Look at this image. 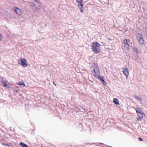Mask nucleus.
<instances>
[{"label": "nucleus", "instance_id": "f257e3e1", "mask_svg": "<svg viewBox=\"0 0 147 147\" xmlns=\"http://www.w3.org/2000/svg\"><path fill=\"white\" fill-rule=\"evenodd\" d=\"M100 45L97 42H94L92 43L91 49L93 52L95 54L99 53L100 51Z\"/></svg>", "mask_w": 147, "mask_h": 147}, {"label": "nucleus", "instance_id": "f03ea898", "mask_svg": "<svg viewBox=\"0 0 147 147\" xmlns=\"http://www.w3.org/2000/svg\"><path fill=\"white\" fill-rule=\"evenodd\" d=\"M92 66L94 67V76L97 78L100 75L99 70L98 67L97 65L94 63H93L92 64Z\"/></svg>", "mask_w": 147, "mask_h": 147}, {"label": "nucleus", "instance_id": "7ed1b4c3", "mask_svg": "<svg viewBox=\"0 0 147 147\" xmlns=\"http://www.w3.org/2000/svg\"><path fill=\"white\" fill-rule=\"evenodd\" d=\"M18 63L24 67H26L28 65L26 60L25 59H21L20 60H19L18 61Z\"/></svg>", "mask_w": 147, "mask_h": 147}, {"label": "nucleus", "instance_id": "20e7f679", "mask_svg": "<svg viewBox=\"0 0 147 147\" xmlns=\"http://www.w3.org/2000/svg\"><path fill=\"white\" fill-rule=\"evenodd\" d=\"M123 42L124 44V47L127 49H128L129 47L130 40L129 39H125L123 40Z\"/></svg>", "mask_w": 147, "mask_h": 147}, {"label": "nucleus", "instance_id": "39448f33", "mask_svg": "<svg viewBox=\"0 0 147 147\" xmlns=\"http://www.w3.org/2000/svg\"><path fill=\"white\" fill-rule=\"evenodd\" d=\"M14 9L15 10V12L17 14L20 16L22 14V10L17 7H14Z\"/></svg>", "mask_w": 147, "mask_h": 147}, {"label": "nucleus", "instance_id": "423d86ee", "mask_svg": "<svg viewBox=\"0 0 147 147\" xmlns=\"http://www.w3.org/2000/svg\"><path fill=\"white\" fill-rule=\"evenodd\" d=\"M138 116V117L137 118V119L138 121H141L144 115H145V114L142 112V113H141L137 114Z\"/></svg>", "mask_w": 147, "mask_h": 147}, {"label": "nucleus", "instance_id": "0eeeda50", "mask_svg": "<svg viewBox=\"0 0 147 147\" xmlns=\"http://www.w3.org/2000/svg\"><path fill=\"white\" fill-rule=\"evenodd\" d=\"M124 75H125L127 78L129 75V72L127 68H124L122 69Z\"/></svg>", "mask_w": 147, "mask_h": 147}, {"label": "nucleus", "instance_id": "6e6552de", "mask_svg": "<svg viewBox=\"0 0 147 147\" xmlns=\"http://www.w3.org/2000/svg\"><path fill=\"white\" fill-rule=\"evenodd\" d=\"M98 78L99 80L101 82L102 84L104 85H105L106 84V82L105 81V80L104 79V77L102 76H100V75L98 76Z\"/></svg>", "mask_w": 147, "mask_h": 147}, {"label": "nucleus", "instance_id": "1a4fd4ad", "mask_svg": "<svg viewBox=\"0 0 147 147\" xmlns=\"http://www.w3.org/2000/svg\"><path fill=\"white\" fill-rule=\"evenodd\" d=\"M135 110L137 113V114L141 113L143 112V111L139 107H137L135 108Z\"/></svg>", "mask_w": 147, "mask_h": 147}, {"label": "nucleus", "instance_id": "9d476101", "mask_svg": "<svg viewBox=\"0 0 147 147\" xmlns=\"http://www.w3.org/2000/svg\"><path fill=\"white\" fill-rule=\"evenodd\" d=\"M76 1L78 3V6H83V0H76Z\"/></svg>", "mask_w": 147, "mask_h": 147}, {"label": "nucleus", "instance_id": "9b49d317", "mask_svg": "<svg viewBox=\"0 0 147 147\" xmlns=\"http://www.w3.org/2000/svg\"><path fill=\"white\" fill-rule=\"evenodd\" d=\"M138 40L139 44L140 45H142L144 44V41L143 37L140 38V39Z\"/></svg>", "mask_w": 147, "mask_h": 147}, {"label": "nucleus", "instance_id": "f8f14e48", "mask_svg": "<svg viewBox=\"0 0 147 147\" xmlns=\"http://www.w3.org/2000/svg\"><path fill=\"white\" fill-rule=\"evenodd\" d=\"M133 97L134 98L140 101H141L142 100V98L140 96H137L135 95Z\"/></svg>", "mask_w": 147, "mask_h": 147}, {"label": "nucleus", "instance_id": "ddd939ff", "mask_svg": "<svg viewBox=\"0 0 147 147\" xmlns=\"http://www.w3.org/2000/svg\"><path fill=\"white\" fill-rule=\"evenodd\" d=\"M113 101L116 105H119V102L118 100L116 98H114L113 99Z\"/></svg>", "mask_w": 147, "mask_h": 147}, {"label": "nucleus", "instance_id": "4468645a", "mask_svg": "<svg viewBox=\"0 0 147 147\" xmlns=\"http://www.w3.org/2000/svg\"><path fill=\"white\" fill-rule=\"evenodd\" d=\"M136 35L138 40L140 39V38L143 37L142 34L140 33H136Z\"/></svg>", "mask_w": 147, "mask_h": 147}, {"label": "nucleus", "instance_id": "2eb2a0df", "mask_svg": "<svg viewBox=\"0 0 147 147\" xmlns=\"http://www.w3.org/2000/svg\"><path fill=\"white\" fill-rule=\"evenodd\" d=\"M2 84L3 86L4 87H6L7 88H9V87L7 85V84L5 82L2 81Z\"/></svg>", "mask_w": 147, "mask_h": 147}, {"label": "nucleus", "instance_id": "dca6fc26", "mask_svg": "<svg viewBox=\"0 0 147 147\" xmlns=\"http://www.w3.org/2000/svg\"><path fill=\"white\" fill-rule=\"evenodd\" d=\"M20 144L23 147H27L28 146L26 144L23 143L22 142H21L20 143Z\"/></svg>", "mask_w": 147, "mask_h": 147}, {"label": "nucleus", "instance_id": "f3484780", "mask_svg": "<svg viewBox=\"0 0 147 147\" xmlns=\"http://www.w3.org/2000/svg\"><path fill=\"white\" fill-rule=\"evenodd\" d=\"M17 84L20 85V86H23V87H24L25 86V85L23 82H19L18 84Z\"/></svg>", "mask_w": 147, "mask_h": 147}, {"label": "nucleus", "instance_id": "a211bd4d", "mask_svg": "<svg viewBox=\"0 0 147 147\" xmlns=\"http://www.w3.org/2000/svg\"><path fill=\"white\" fill-rule=\"evenodd\" d=\"M133 49L136 53H138V51L136 47H133Z\"/></svg>", "mask_w": 147, "mask_h": 147}, {"label": "nucleus", "instance_id": "6ab92c4d", "mask_svg": "<svg viewBox=\"0 0 147 147\" xmlns=\"http://www.w3.org/2000/svg\"><path fill=\"white\" fill-rule=\"evenodd\" d=\"M30 5L32 7H34L35 6V5L34 3L33 2H30L29 3Z\"/></svg>", "mask_w": 147, "mask_h": 147}, {"label": "nucleus", "instance_id": "aec40b11", "mask_svg": "<svg viewBox=\"0 0 147 147\" xmlns=\"http://www.w3.org/2000/svg\"><path fill=\"white\" fill-rule=\"evenodd\" d=\"M81 6V7H80V10L81 12L82 13H83L84 11V9L83 7V6Z\"/></svg>", "mask_w": 147, "mask_h": 147}, {"label": "nucleus", "instance_id": "412c9836", "mask_svg": "<svg viewBox=\"0 0 147 147\" xmlns=\"http://www.w3.org/2000/svg\"><path fill=\"white\" fill-rule=\"evenodd\" d=\"M2 144L3 145H4V146H8L9 147H10V146L8 144H5V143H3Z\"/></svg>", "mask_w": 147, "mask_h": 147}, {"label": "nucleus", "instance_id": "4be33fe9", "mask_svg": "<svg viewBox=\"0 0 147 147\" xmlns=\"http://www.w3.org/2000/svg\"><path fill=\"white\" fill-rule=\"evenodd\" d=\"M138 140L140 141H143V139L142 138H141L140 137H139L138 138Z\"/></svg>", "mask_w": 147, "mask_h": 147}, {"label": "nucleus", "instance_id": "5701e85b", "mask_svg": "<svg viewBox=\"0 0 147 147\" xmlns=\"http://www.w3.org/2000/svg\"><path fill=\"white\" fill-rule=\"evenodd\" d=\"M3 36L1 34H0V40H1L2 39Z\"/></svg>", "mask_w": 147, "mask_h": 147}, {"label": "nucleus", "instance_id": "b1692460", "mask_svg": "<svg viewBox=\"0 0 147 147\" xmlns=\"http://www.w3.org/2000/svg\"><path fill=\"white\" fill-rule=\"evenodd\" d=\"M100 144H102V145H106L102 143H100ZM106 146H108V147H112V146H108V145H106Z\"/></svg>", "mask_w": 147, "mask_h": 147}, {"label": "nucleus", "instance_id": "393cba45", "mask_svg": "<svg viewBox=\"0 0 147 147\" xmlns=\"http://www.w3.org/2000/svg\"><path fill=\"white\" fill-rule=\"evenodd\" d=\"M16 92L17 93H18L19 90L18 89H15Z\"/></svg>", "mask_w": 147, "mask_h": 147}, {"label": "nucleus", "instance_id": "a878e982", "mask_svg": "<svg viewBox=\"0 0 147 147\" xmlns=\"http://www.w3.org/2000/svg\"><path fill=\"white\" fill-rule=\"evenodd\" d=\"M145 29L147 31V26L145 27Z\"/></svg>", "mask_w": 147, "mask_h": 147}, {"label": "nucleus", "instance_id": "bb28decb", "mask_svg": "<svg viewBox=\"0 0 147 147\" xmlns=\"http://www.w3.org/2000/svg\"><path fill=\"white\" fill-rule=\"evenodd\" d=\"M19 88V87L18 86H15V89H16V88Z\"/></svg>", "mask_w": 147, "mask_h": 147}, {"label": "nucleus", "instance_id": "cd10ccee", "mask_svg": "<svg viewBox=\"0 0 147 147\" xmlns=\"http://www.w3.org/2000/svg\"><path fill=\"white\" fill-rule=\"evenodd\" d=\"M53 84H54V85H55V86H56V84H55V82H53Z\"/></svg>", "mask_w": 147, "mask_h": 147}]
</instances>
